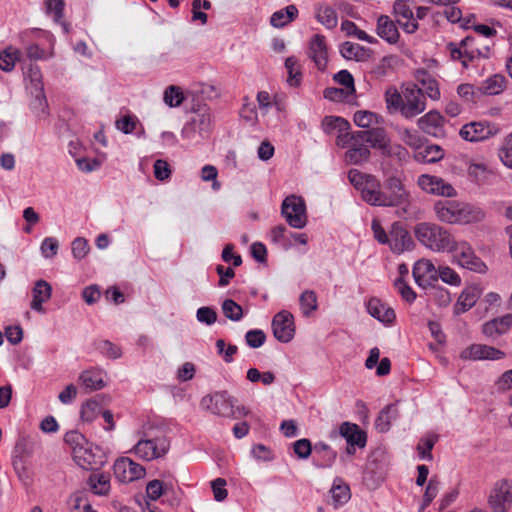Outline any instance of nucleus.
I'll return each mask as SVG.
<instances>
[{"instance_id":"f257e3e1","label":"nucleus","mask_w":512,"mask_h":512,"mask_svg":"<svg viewBox=\"0 0 512 512\" xmlns=\"http://www.w3.org/2000/svg\"><path fill=\"white\" fill-rule=\"evenodd\" d=\"M369 201L371 206L398 207L409 203L410 194L406 190L400 175H386L383 186L378 181L377 188L372 193Z\"/></svg>"},{"instance_id":"f03ea898","label":"nucleus","mask_w":512,"mask_h":512,"mask_svg":"<svg viewBox=\"0 0 512 512\" xmlns=\"http://www.w3.org/2000/svg\"><path fill=\"white\" fill-rule=\"evenodd\" d=\"M433 210L437 219L449 224H462L479 221L483 212L455 200H439Z\"/></svg>"},{"instance_id":"7ed1b4c3","label":"nucleus","mask_w":512,"mask_h":512,"mask_svg":"<svg viewBox=\"0 0 512 512\" xmlns=\"http://www.w3.org/2000/svg\"><path fill=\"white\" fill-rule=\"evenodd\" d=\"M415 237L432 251H449L455 241L445 228L430 222L418 223L414 228Z\"/></svg>"},{"instance_id":"20e7f679","label":"nucleus","mask_w":512,"mask_h":512,"mask_svg":"<svg viewBox=\"0 0 512 512\" xmlns=\"http://www.w3.org/2000/svg\"><path fill=\"white\" fill-rule=\"evenodd\" d=\"M449 251L453 253L454 260L461 267L477 273L486 272V264L475 255V252L469 243L465 241H454Z\"/></svg>"},{"instance_id":"39448f33","label":"nucleus","mask_w":512,"mask_h":512,"mask_svg":"<svg viewBox=\"0 0 512 512\" xmlns=\"http://www.w3.org/2000/svg\"><path fill=\"white\" fill-rule=\"evenodd\" d=\"M281 214L287 223L295 229H302L307 224L306 205L299 196H287L282 202Z\"/></svg>"},{"instance_id":"423d86ee","label":"nucleus","mask_w":512,"mask_h":512,"mask_svg":"<svg viewBox=\"0 0 512 512\" xmlns=\"http://www.w3.org/2000/svg\"><path fill=\"white\" fill-rule=\"evenodd\" d=\"M493 512H508L512 505V483L506 479L497 481L488 497Z\"/></svg>"},{"instance_id":"0eeeda50","label":"nucleus","mask_w":512,"mask_h":512,"mask_svg":"<svg viewBox=\"0 0 512 512\" xmlns=\"http://www.w3.org/2000/svg\"><path fill=\"white\" fill-rule=\"evenodd\" d=\"M170 447L166 436H159L153 439H141L134 446V452L142 459L151 461L164 456Z\"/></svg>"},{"instance_id":"6e6552de","label":"nucleus","mask_w":512,"mask_h":512,"mask_svg":"<svg viewBox=\"0 0 512 512\" xmlns=\"http://www.w3.org/2000/svg\"><path fill=\"white\" fill-rule=\"evenodd\" d=\"M476 39L472 36H467L462 39L458 44L450 42L447 44V50L453 60H459L462 66L466 69L470 68L475 63V53L477 46Z\"/></svg>"},{"instance_id":"1a4fd4ad","label":"nucleus","mask_w":512,"mask_h":512,"mask_svg":"<svg viewBox=\"0 0 512 512\" xmlns=\"http://www.w3.org/2000/svg\"><path fill=\"white\" fill-rule=\"evenodd\" d=\"M417 184L427 194L447 198L457 195L455 188L450 183L435 175L422 174L418 177Z\"/></svg>"},{"instance_id":"9d476101","label":"nucleus","mask_w":512,"mask_h":512,"mask_svg":"<svg viewBox=\"0 0 512 512\" xmlns=\"http://www.w3.org/2000/svg\"><path fill=\"white\" fill-rule=\"evenodd\" d=\"M402 115L405 118H413L422 113L426 108L425 96L416 84H409L405 87Z\"/></svg>"},{"instance_id":"9b49d317","label":"nucleus","mask_w":512,"mask_h":512,"mask_svg":"<svg viewBox=\"0 0 512 512\" xmlns=\"http://www.w3.org/2000/svg\"><path fill=\"white\" fill-rule=\"evenodd\" d=\"M390 250L395 254L412 250L414 242L407 229L401 222H394L389 230L388 242Z\"/></svg>"},{"instance_id":"f8f14e48","label":"nucleus","mask_w":512,"mask_h":512,"mask_svg":"<svg viewBox=\"0 0 512 512\" xmlns=\"http://www.w3.org/2000/svg\"><path fill=\"white\" fill-rule=\"evenodd\" d=\"M393 14L404 32L413 34L419 29V24L414 17L413 1L396 0L393 4Z\"/></svg>"},{"instance_id":"ddd939ff","label":"nucleus","mask_w":512,"mask_h":512,"mask_svg":"<svg viewBox=\"0 0 512 512\" xmlns=\"http://www.w3.org/2000/svg\"><path fill=\"white\" fill-rule=\"evenodd\" d=\"M272 330L274 337L282 343L290 342L295 334V324L293 315L286 311L278 312L272 320Z\"/></svg>"},{"instance_id":"4468645a","label":"nucleus","mask_w":512,"mask_h":512,"mask_svg":"<svg viewBox=\"0 0 512 512\" xmlns=\"http://www.w3.org/2000/svg\"><path fill=\"white\" fill-rule=\"evenodd\" d=\"M499 131V128L486 121L471 122L465 124L460 130V136L470 142L486 140Z\"/></svg>"},{"instance_id":"2eb2a0df","label":"nucleus","mask_w":512,"mask_h":512,"mask_svg":"<svg viewBox=\"0 0 512 512\" xmlns=\"http://www.w3.org/2000/svg\"><path fill=\"white\" fill-rule=\"evenodd\" d=\"M214 399V414L234 418H239L247 414L246 408L244 406H236L237 400L230 396L226 391L216 392L214 394Z\"/></svg>"},{"instance_id":"dca6fc26","label":"nucleus","mask_w":512,"mask_h":512,"mask_svg":"<svg viewBox=\"0 0 512 512\" xmlns=\"http://www.w3.org/2000/svg\"><path fill=\"white\" fill-rule=\"evenodd\" d=\"M113 470L115 477L123 483L135 481L145 475V468L128 457L117 459Z\"/></svg>"},{"instance_id":"f3484780","label":"nucleus","mask_w":512,"mask_h":512,"mask_svg":"<svg viewBox=\"0 0 512 512\" xmlns=\"http://www.w3.org/2000/svg\"><path fill=\"white\" fill-rule=\"evenodd\" d=\"M348 180L356 190L361 193L362 199L369 204L372 199V193L377 188L378 179L371 175L360 172L357 169H351L348 172Z\"/></svg>"},{"instance_id":"a211bd4d","label":"nucleus","mask_w":512,"mask_h":512,"mask_svg":"<svg viewBox=\"0 0 512 512\" xmlns=\"http://www.w3.org/2000/svg\"><path fill=\"white\" fill-rule=\"evenodd\" d=\"M505 353L495 347L484 344H472L460 353L463 360H500Z\"/></svg>"},{"instance_id":"6ab92c4d","label":"nucleus","mask_w":512,"mask_h":512,"mask_svg":"<svg viewBox=\"0 0 512 512\" xmlns=\"http://www.w3.org/2000/svg\"><path fill=\"white\" fill-rule=\"evenodd\" d=\"M444 118L436 110L429 111L417 121L418 127L426 134L436 138L445 136Z\"/></svg>"},{"instance_id":"aec40b11","label":"nucleus","mask_w":512,"mask_h":512,"mask_svg":"<svg viewBox=\"0 0 512 512\" xmlns=\"http://www.w3.org/2000/svg\"><path fill=\"white\" fill-rule=\"evenodd\" d=\"M413 277L418 286L427 288L438 280V271L430 260H419L414 264Z\"/></svg>"},{"instance_id":"412c9836","label":"nucleus","mask_w":512,"mask_h":512,"mask_svg":"<svg viewBox=\"0 0 512 512\" xmlns=\"http://www.w3.org/2000/svg\"><path fill=\"white\" fill-rule=\"evenodd\" d=\"M309 58L316 64L318 69L324 70L328 62V51L323 35L316 34L309 43Z\"/></svg>"},{"instance_id":"4be33fe9","label":"nucleus","mask_w":512,"mask_h":512,"mask_svg":"<svg viewBox=\"0 0 512 512\" xmlns=\"http://www.w3.org/2000/svg\"><path fill=\"white\" fill-rule=\"evenodd\" d=\"M356 137L363 140L365 144L372 148L379 149L381 152L389 142V138L384 128L374 126L370 129L356 131Z\"/></svg>"},{"instance_id":"5701e85b","label":"nucleus","mask_w":512,"mask_h":512,"mask_svg":"<svg viewBox=\"0 0 512 512\" xmlns=\"http://www.w3.org/2000/svg\"><path fill=\"white\" fill-rule=\"evenodd\" d=\"M73 458L85 470H96L103 464L101 458L91 448L84 446H75L73 448Z\"/></svg>"},{"instance_id":"b1692460","label":"nucleus","mask_w":512,"mask_h":512,"mask_svg":"<svg viewBox=\"0 0 512 512\" xmlns=\"http://www.w3.org/2000/svg\"><path fill=\"white\" fill-rule=\"evenodd\" d=\"M512 327V314H506L499 318H494L482 326L483 334L492 340L505 334Z\"/></svg>"},{"instance_id":"393cba45","label":"nucleus","mask_w":512,"mask_h":512,"mask_svg":"<svg viewBox=\"0 0 512 512\" xmlns=\"http://www.w3.org/2000/svg\"><path fill=\"white\" fill-rule=\"evenodd\" d=\"M376 33L389 44H396L400 38L397 24L387 15H380L378 17Z\"/></svg>"},{"instance_id":"a878e982","label":"nucleus","mask_w":512,"mask_h":512,"mask_svg":"<svg viewBox=\"0 0 512 512\" xmlns=\"http://www.w3.org/2000/svg\"><path fill=\"white\" fill-rule=\"evenodd\" d=\"M51 295V285L45 280H37L32 289L31 309L39 313H45L43 303L47 302L51 298Z\"/></svg>"},{"instance_id":"bb28decb","label":"nucleus","mask_w":512,"mask_h":512,"mask_svg":"<svg viewBox=\"0 0 512 512\" xmlns=\"http://www.w3.org/2000/svg\"><path fill=\"white\" fill-rule=\"evenodd\" d=\"M339 434L346 440L347 444H357L358 448L366 446V432L355 423L343 422L339 427Z\"/></svg>"},{"instance_id":"cd10ccee","label":"nucleus","mask_w":512,"mask_h":512,"mask_svg":"<svg viewBox=\"0 0 512 512\" xmlns=\"http://www.w3.org/2000/svg\"><path fill=\"white\" fill-rule=\"evenodd\" d=\"M313 452V464L318 468L332 467L337 458V453L325 442H317Z\"/></svg>"},{"instance_id":"c85d7f7f","label":"nucleus","mask_w":512,"mask_h":512,"mask_svg":"<svg viewBox=\"0 0 512 512\" xmlns=\"http://www.w3.org/2000/svg\"><path fill=\"white\" fill-rule=\"evenodd\" d=\"M370 154L369 146H367L363 140H360L359 137H357L356 141L353 142L351 147L346 151L345 161L348 164L360 165L368 161Z\"/></svg>"},{"instance_id":"c756f323","label":"nucleus","mask_w":512,"mask_h":512,"mask_svg":"<svg viewBox=\"0 0 512 512\" xmlns=\"http://www.w3.org/2000/svg\"><path fill=\"white\" fill-rule=\"evenodd\" d=\"M369 314L380 322L390 324L395 319V312L392 308L387 307L378 298H371L367 304Z\"/></svg>"},{"instance_id":"7c9ffc66","label":"nucleus","mask_w":512,"mask_h":512,"mask_svg":"<svg viewBox=\"0 0 512 512\" xmlns=\"http://www.w3.org/2000/svg\"><path fill=\"white\" fill-rule=\"evenodd\" d=\"M416 78L421 85L418 89L422 90L423 95L426 94L432 100L440 98L438 82L426 70H418Z\"/></svg>"},{"instance_id":"2f4dec72","label":"nucleus","mask_w":512,"mask_h":512,"mask_svg":"<svg viewBox=\"0 0 512 512\" xmlns=\"http://www.w3.org/2000/svg\"><path fill=\"white\" fill-rule=\"evenodd\" d=\"M89 489L96 495L106 496L110 492V475L103 472H93L87 479Z\"/></svg>"},{"instance_id":"473e14b6","label":"nucleus","mask_w":512,"mask_h":512,"mask_svg":"<svg viewBox=\"0 0 512 512\" xmlns=\"http://www.w3.org/2000/svg\"><path fill=\"white\" fill-rule=\"evenodd\" d=\"M330 494L331 505L335 510L341 508L351 498L349 486L343 483L342 480L339 478L334 480L333 485L330 489Z\"/></svg>"},{"instance_id":"72a5a7b5","label":"nucleus","mask_w":512,"mask_h":512,"mask_svg":"<svg viewBox=\"0 0 512 512\" xmlns=\"http://www.w3.org/2000/svg\"><path fill=\"white\" fill-rule=\"evenodd\" d=\"M507 80L501 74H494L484 80L478 87V92L482 95H499L506 89Z\"/></svg>"},{"instance_id":"f704fd0d","label":"nucleus","mask_w":512,"mask_h":512,"mask_svg":"<svg viewBox=\"0 0 512 512\" xmlns=\"http://www.w3.org/2000/svg\"><path fill=\"white\" fill-rule=\"evenodd\" d=\"M341 55L348 60L359 62L367 61L371 57V50L357 43L344 42L340 47Z\"/></svg>"},{"instance_id":"c9c22d12","label":"nucleus","mask_w":512,"mask_h":512,"mask_svg":"<svg viewBox=\"0 0 512 512\" xmlns=\"http://www.w3.org/2000/svg\"><path fill=\"white\" fill-rule=\"evenodd\" d=\"M480 294L481 290L476 286H470L464 289L455 305V312L460 314L471 309L476 304Z\"/></svg>"},{"instance_id":"e433bc0d","label":"nucleus","mask_w":512,"mask_h":512,"mask_svg":"<svg viewBox=\"0 0 512 512\" xmlns=\"http://www.w3.org/2000/svg\"><path fill=\"white\" fill-rule=\"evenodd\" d=\"M399 416V411L396 404H389L385 406L379 413L375 426L378 431L384 433L390 429L392 421L396 420Z\"/></svg>"},{"instance_id":"4c0bfd02","label":"nucleus","mask_w":512,"mask_h":512,"mask_svg":"<svg viewBox=\"0 0 512 512\" xmlns=\"http://www.w3.org/2000/svg\"><path fill=\"white\" fill-rule=\"evenodd\" d=\"M193 125L198 129V135L205 138L212 129V115L208 108L199 109L192 117Z\"/></svg>"},{"instance_id":"58836bf2","label":"nucleus","mask_w":512,"mask_h":512,"mask_svg":"<svg viewBox=\"0 0 512 512\" xmlns=\"http://www.w3.org/2000/svg\"><path fill=\"white\" fill-rule=\"evenodd\" d=\"M297 14V7L295 5H289L284 9L274 12L270 18V23L276 28H281L293 21Z\"/></svg>"},{"instance_id":"ea45409f","label":"nucleus","mask_w":512,"mask_h":512,"mask_svg":"<svg viewBox=\"0 0 512 512\" xmlns=\"http://www.w3.org/2000/svg\"><path fill=\"white\" fill-rule=\"evenodd\" d=\"M83 387L89 391L100 390L105 386L101 372L98 370H86L79 376Z\"/></svg>"},{"instance_id":"a19ab883","label":"nucleus","mask_w":512,"mask_h":512,"mask_svg":"<svg viewBox=\"0 0 512 512\" xmlns=\"http://www.w3.org/2000/svg\"><path fill=\"white\" fill-rule=\"evenodd\" d=\"M317 20L327 29H334L338 24L336 11L327 5H318L315 10Z\"/></svg>"},{"instance_id":"79ce46f5","label":"nucleus","mask_w":512,"mask_h":512,"mask_svg":"<svg viewBox=\"0 0 512 512\" xmlns=\"http://www.w3.org/2000/svg\"><path fill=\"white\" fill-rule=\"evenodd\" d=\"M21 52L12 46L7 47L0 52V69L5 72H11L16 62L21 60Z\"/></svg>"},{"instance_id":"37998d69","label":"nucleus","mask_w":512,"mask_h":512,"mask_svg":"<svg viewBox=\"0 0 512 512\" xmlns=\"http://www.w3.org/2000/svg\"><path fill=\"white\" fill-rule=\"evenodd\" d=\"M415 159L423 163H435L444 157L443 149L438 145H428L415 154Z\"/></svg>"},{"instance_id":"c03bdc74","label":"nucleus","mask_w":512,"mask_h":512,"mask_svg":"<svg viewBox=\"0 0 512 512\" xmlns=\"http://www.w3.org/2000/svg\"><path fill=\"white\" fill-rule=\"evenodd\" d=\"M285 68L288 72L287 83L292 87H297L301 83L302 72L298 60L294 56H290L285 60Z\"/></svg>"},{"instance_id":"a18cd8bd","label":"nucleus","mask_w":512,"mask_h":512,"mask_svg":"<svg viewBox=\"0 0 512 512\" xmlns=\"http://www.w3.org/2000/svg\"><path fill=\"white\" fill-rule=\"evenodd\" d=\"M46 13L52 15L56 23H60L65 32H68L66 23L62 22L64 15V0H44Z\"/></svg>"},{"instance_id":"49530a36","label":"nucleus","mask_w":512,"mask_h":512,"mask_svg":"<svg viewBox=\"0 0 512 512\" xmlns=\"http://www.w3.org/2000/svg\"><path fill=\"white\" fill-rule=\"evenodd\" d=\"M304 316L309 317L318 308L317 295L313 290H305L299 298Z\"/></svg>"},{"instance_id":"de8ad7c7","label":"nucleus","mask_w":512,"mask_h":512,"mask_svg":"<svg viewBox=\"0 0 512 512\" xmlns=\"http://www.w3.org/2000/svg\"><path fill=\"white\" fill-rule=\"evenodd\" d=\"M379 119L380 117L377 114L367 110L357 111L353 117L354 123L358 127L367 129L374 127V125H378Z\"/></svg>"},{"instance_id":"09e8293b","label":"nucleus","mask_w":512,"mask_h":512,"mask_svg":"<svg viewBox=\"0 0 512 512\" xmlns=\"http://www.w3.org/2000/svg\"><path fill=\"white\" fill-rule=\"evenodd\" d=\"M341 29L346 32L348 36H355L359 40L366 41L370 44L377 43V39L368 35L365 31L359 29L357 25L349 20H345L341 24Z\"/></svg>"},{"instance_id":"8fccbe9b","label":"nucleus","mask_w":512,"mask_h":512,"mask_svg":"<svg viewBox=\"0 0 512 512\" xmlns=\"http://www.w3.org/2000/svg\"><path fill=\"white\" fill-rule=\"evenodd\" d=\"M100 396H96L95 399L88 400L81 407V418L84 421L91 422L93 421L98 414L102 413L101 404L97 400Z\"/></svg>"},{"instance_id":"3c124183","label":"nucleus","mask_w":512,"mask_h":512,"mask_svg":"<svg viewBox=\"0 0 512 512\" xmlns=\"http://www.w3.org/2000/svg\"><path fill=\"white\" fill-rule=\"evenodd\" d=\"M34 449V442L33 440L28 436H21L16 441V444L14 446L13 450V456L20 457V458H28Z\"/></svg>"},{"instance_id":"603ef678","label":"nucleus","mask_w":512,"mask_h":512,"mask_svg":"<svg viewBox=\"0 0 512 512\" xmlns=\"http://www.w3.org/2000/svg\"><path fill=\"white\" fill-rule=\"evenodd\" d=\"M323 128L327 133H331L334 130L339 132L347 131L350 128V123L342 117L337 116H326L323 119Z\"/></svg>"},{"instance_id":"864d4df0","label":"nucleus","mask_w":512,"mask_h":512,"mask_svg":"<svg viewBox=\"0 0 512 512\" xmlns=\"http://www.w3.org/2000/svg\"><path fill=\"white\" fill-rule=\"evenodd\" d=\"M224 316L232 321H239L243 317V309L232 299H226L222 303Z\"/></svg>"},{"instance_id":"5fc2aeb1","label":"nucleus","mask_w":512,"mask_h":512,"mask_svg":"<svg viewBox=\"0 0 512 512\" xmlns=\"http://www.w3.org/2000/svg\"><path fill=\"white\" fill-rule=\"evenodd\" d=\"M163 99L168 106L177 107L182 104L184 95L180 87L171 85L165 89Z\"/></svg>"},{"instance_id":"6e6d98bb","label":"nucleus","mask_w":512,"mask_h":512,"mask_svg":"<svg viewBox=\"0 0 512 512\" xmlns=\"http://www.w3.org/2000/svg\"><path fill=\"white\" fill-rule=\"evenodd\" d=\"M437 442V436H427L420 440L417 450L419 457L423 460L431 461L433 459L431 450Z\"/></svg>"},{"instance_id":"4d7b16f0","label":"nucleus","mask_w":512,"mask_h":512,"mask_svg":"<svg viewBox=\"0 0 512 512\" xmlns=\"http://www.w3.org/2000/svg\"><path fill=\"white\" fill-rule=\"evenodd\" d=\"M457 94L468 103H475L481 93L478 92V87L472 84H460L457 88Z\"/></svg>"},{"instance_id":"13d9d810","label":"nucleus","mask_w":512,"mask_h":512,"mask_svg":"<svg viewBox=\"0 0 512 512\" xmlns=\"http://www.w3.org/2000/svg\"><path fill=\"white\" fill-rule=\"evenodd\" d=\"M24 75L36 90H42V73L38 65L30 63L24 67Z\"/></svg>"},{"instance_id":"bf43d9fd","label":"nucleus","mask_w":512,"mask_h":512,"mask_svg":"<svg viewBox=\"0 0 512 512\" xmlns=\"http://www.w3.org/2000/svg\"><path fill=\"white\" fill-rule=\"evenodd\" d=\"M382 154L385 156L394 157L400 162L406 161L409 155L408 150L404 146L400 144L391 145L389 142L382 151Z\"/></svg>"},{"instance_id":"052dcab7","label":"nucleus","mask_w":512,"mask_h":512,"mask_svg":"<svg viewBox=\"0 0 512 512\" xmlns=\"http://www.w3.org/2000/svg\"><path fill=\"white\" fill-rule=\"evenodd\" d=\"M333 79L343 86L345 90L348 91L350 94L355 93V86H354V78L352 74L348 70H341L338 73H336L333 77Z\"/></svg>"},{"instance_id":"680f3d73","label":"nucleus","mask_w":512,"mask_h":512,"mask_svg":"<svg viewBox=\"0 0 512 512\" xmlns=\"http://www.w3.org/2000/svg\"><path fill=\"white\" fill-rule=\"evenodd\" d=\"M438 271V278H440L443 282L453 285L459 286L461 284L460 276L450 267L440 266Z\"/></svg>"},{"instance_id":"e2e57ef3","label":"nucleus","mask_w":512,"mask_h":512,"mask_svg":"<svg viewBox=\"0 0 512 512\" xmlns=\"http://www.w3.org/2000/svg\"><path fill=\"white\" fill-rule=\"evenodd\" d=\"M293 450L298 458L307 459L313 451V446L309 439L302 438L293 443Z\"/></svg>"},{"instance_id":"0e129e2a","label":"nucleus","mask_w":512,"mask_h":512,"mask_svg":"<svg viewBox=\"0 0 512 512\" xmlns=\"http://www.w3.org/2000/svg\"><path fill=\"white\" fill-rule=\"evenodd\" d=\"M245 340L249 347L259 348L265 343L266 335L260 329H252L246 333Z\"/></svg>"},{"instance_id":"69168bd1","label":"nucleus","mask_w":512,"mask_h":512,"mask_svg":"<svg viewBox=\"0 0 512 512\" xmlns=\"http://www.w3.org/2000/svg\"><path fill=\"white\" fill-rule=\"evenodd\" d=\"M97 349L105 356L117 359L121 356V349L108 340H100L97 343Z\"/></svg>"},{"instance_id":"338daca9","label":"nucleus","mask_w":512,"mask_h":512,"mask_svg":"<svg viewBox=\"0 0 512 512\" xmlns=\"http://www.w3.org/2000/svg\"><path fill=\"white\" fill-rule=\"evenodd\" d=\"M394 286L400 293L403 300L408 303H412L416 298V293L413 289L401 278H397L394 281Z\"/></svg>"},{"instance_id":"774afa93","label":"nucleus","mask_w":512,"mask_h":512,"mask_svg":"<svg viewBox=\"0 0 512 512\" xmlns=\"http://www.w3.org/2000/svg\"><path fill=\"white\" fill-rule=\"evenodd\" d=\"M89 251V245L86 239L78 237L72 242V254L75 259H83Z\"/></svg>"}]
</instances>
